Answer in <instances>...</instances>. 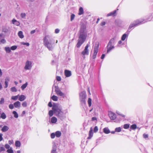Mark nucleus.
Masks as SVG:
<instances>
[{
    "instance_id": "1",
    "label": "nucleus",
    "mask_w": 153,
    "mask_h": 153,
    "mask_svg": "<svg viewBox=\"0 0 153 153\" xmlns=\"http://www.w3.org/2000/svg\"><path fill=\"white\" fill-rule=\"evenodd\" d=\"M52 109L56 115L62 120L64 116V113L62 111V109L56 104L53 105Z\"/></svg>"
},
{
    "instance_id": "2",
    "label": "nucleus",
    "mask_w": 153,
    "mask_h": 153,
    "mask_svg": "<svg viewBox=\"0 0 153 153\" xmlns=\"http://www.w3.org/2000/svg\"><path fill=\"white\" fill-rule=\"evenodd\" d=\"M86 38V35L83 34H81L78 40V42L76 45V47L79 48L85 42Z\"/></svg>"
},
{
    "instance_id": "3",
    "label": "nucleus",
    "mask_w": 153,
    "mask_h": 153,
    "mask_svg": "<svg viewBox=\"0 0 153 153\" xmlns=\"http://www.w3.org/2000/svg\"><path fill=\"white\" fill-rule=\"evenodd\" d=\"M48 36H46L44 39V45L47 47L49 50H51L52 48V45L51 43L48 42L47 38H49Z\"/></svg>"
},
{
    "instance_id": "4",
    "label": "nucleus",
    "mask_w": 153,
    "mask_h": 153,
    "mask_svg": "<svg viewBox=\"0 0 153 153\" xmlns=\"http://www.w3.org/2000/svg\"><path fill=\"white\" fill-rule=\"evenodd\" d=\"M115 42V38L111 39L109 41L108 45L107 46V53H108L112 49L114 48L113 46L112 45V44Z\"/></svg>"
},
{
    "instance_id": "5",
    "label": "nucleus",
    "mask_w": 153,
    "mask_h": 153,
    "mask_svg": "<svg viewBox=\"0 0 153 153\" xmlns=\"http://www.w3.org/2000/svg\"><path fill=\"white\" fill-rule=\"evenodd\" d=\"M89 47V45L88 44H87L85 46V49L82 52L81 54L82 55L83 57L85 58V55H88L89 54V50H88V48Z\"/></svg>"
},
{
    "instance_id": "6",
    "label": "nucleus",
    "mask_w": 153,
    "mask_h": 153,
    "mask_svg": "<svg viewBox=\"0 0 153 153\" xmlns=\"http://www.w3.org/2000/svg\"><path fill=\"white\" fill-rule=\"evenodd\" d=\"M143 21H140V20H137L135 21L134 23L131 24L130 25L128 29H130L140 24Z\"/></svg>"
},
{
    "instance_id": "7",
    "label": "nucleus",
    "mask_w": 153,
    "mask_h": 153,
    "mask_svg": "<svg viewBox=\"0 0 153 153\" xmlns=\"http://www.w3.org/2000/svg\"><path fill=\"white\" fill-rule=\"evenodd\" d=\"M32 62L30 61H27L25 64V70H28L30 69L32 67Z\"/></svg>"
},
{
    "instance_id": "8",
    "label": "nucleus",
    "mask_w": 153,
    "mask_h": 153,
    "mask_svg": "<svg viewBox=\"0 0 153 153\" xmlns=\"http://www.w3.org/2000/svg\"><path fill=\"white\" fill-rule=\"evenodd\" d=\"M55 91L57 95L63 97L65 96V94L63 93L58 88H56L55 89Z\"/></svg>"
},
{
    "instance_id": "9",
    "label": "nucleus",
    "mask_w": 153,
    "mask_h": 153,
    "mask_svg": "<svg viewBox=\"0 0 153 153\" xmlns=\"http://www.w3.org/2000/svg\"><path fill=\"white\" fill-rule=\"evenodd\" d=\"M108 115L111 119L112 120H114L116 118V114L111 112H109Z\"/></svg>"
},
{
    "instance_id": "10",
    "label": "nucleus",
    "mask_w": 153,
    "mask_h": 153,
    "mask_svg": "<svg viewBox=\"0 0 153 153\" xmlns=\"http://www.w3.org/2000/svg\"><path fill=\"white\" fill-rule=\"evenodd\" d=\"M64 74L66 77H69L71 75V71L67 70H66L65 71Z\"/></svg>"
},
{
    "instance_id": "11",
    "label": "nucleus",
    "mask_w": 153,
    "mask_h": 153,
    "mask_svg": "<svg viewBox=\"0 0 153 153\" xmlns=\"http://www.w3.org/2000/svg\"><path fill=\"white\" fill-rule=\"evenodd\" d=\"M98 52V48L97 47H95L94 50V53L93 55V58L95 59L97 56V53Z\"/></svg>"
},
{
    "instance_id": "12",
    "label": "nucleus",
    "mask_w": 153,
    "mask_h": 153,
    "mask_svg": "<svg viewBox=\"0 0 153 153\" xmlns=\"http://www.w3.org/2000/svg\"><path fill=\"white\" fill-rule=\"evenodd\" d=\"M93 130L92 128L91 127L90 129V130L89 132V136L87 138L88 139H90L93 136Z\"/></svg>"
},
{
    "instance_id": "13",
    "label": "nucleus",
    "mask_w": 153,
    "mask_h": 153,
    "mask_svg": "<svg viewBox=\"0 0 153 153\" xmlns=\"http://www.w3.org/2000/svg\"><path fill=\"white\" fill-rule=\"evenodd\" d=\"M80 99L81 101H84L85 100L86 98L85 95L83 93V92H82L80 94Z\"/></svg>"
},
{
    "instance_id": "14",
    "label": "nucleus",
    "mask_w": 153,
    "mask_h": 153,
    "mask_svg": "<svg viewBox=\"0 0 153 153\" xmlns=\"http://www.w3.org/2000/svg\"><path fill=\"white\" fill-rule=\"evenodd\" d=\"M13 105L15 108H19L21 105V103L19 101H17L14 102Z\"/></svg>"
},
{
    "instance_id": "15",
    "label": "nucleus",
    "mask_w": 153,
    "mask_h": 153,
    "mask_svg": "<svg viewBox=\"0 0 153 153\" xmlns=\"http://www.w3.org/2000/svg\"><path fill=\"white\" fill-rule=\"evenodd\" d=\"M9 129V127L7 126H4L1 128V130L2 132H6Z\"/></svg>"
},
{
    "instance_id": "16",
    "label": "nucleus",
    "mask_w": 153,
    "mask_h": 153,
    "mask_svg": "<svg viewBox=\"0 0 153 153\" xmlns=\"http://www.w3.org/2000/svg\"><path fill=\"white\" fill-rule=\"evenodd\" d=\"M116 10H114V11L112 12L109 13L107 15V16H114L116 15Z\"/></svg>"
},
{
    "instance_id": "17",
    "label": "nucleus",
    "mask_w": 153,
    "mask_h": 153,
    "mask_svg": "<svg viewBox=\"0 0 153 153\" xmlns=\"http://www.w3.org/2000/svg\"><path fill=\"white\" fill-rule=\"evenodd\" d=\"M26 98L23 95H22L20 96L19 97V100L21 101H24Z\"/></svg>"
},
{
    "instance_id": "18",
    "label": "nucleus",
    "mask_w": 153,
    "mask_h": 153,
    "mask_svg": "<svg viewBox=\"0 0 153 153\" xmlns=\"http://www.w3.org/2000/svg\"><path fill=\"white\" fill-rule=\"evenodd\" d=\"M84 13L83 8L82 7H80L79 8L78 15H81L83 14Z\"/></svg>"
},
{
    "instance_id": "19",
    "label": "nucleus",
    "mask_w": 153,
    "mask_h": 153,
    "mask_svg": "<svg viewBox=\"0 0 153 153\" xmlns=\"http://www.w3.org/2000/svg\"><path fill=\"white\" fill-rule=\"evenodd\" d=\"M12 22L13 24H14L16 26H19L20 25L19 22L15 19H13Z\"/></svg>"
},
{
    "instance_id": "20",
    "label": "nucleus",
    "mask_w": 153,
    "mask_h": 153,
    "mask_svg": "<svg viewBox=\"0 0 153 153\" xmlns=\"http://www.w3.org/2000/svg\"><path fill=\"white\" fill-rule=\"evenodd\" d=\"M57 121V118L55 117H53L51 119V122L53 123H56Z\"/></svg>"
},
{
    "instance_id": "21",
    "label": "nucleus",
    "mask_w": 153,
    "mask_h": 153,
    "mask_svg": "<svg viewBox=\"0 0 153 153\" xmlns=\"http://www.w3.org/2000/svg\"><path fill=\"white\" fill-rule=\"evenodd\" d=\"M103 130L104 132L106 134H109L110 132V130L107 128H104Z\"/></svg>"
},
{
    "instance_id": "22",
    "label": "nucleus",
    "mask_w": 153,
    "mask_h": 153,
    "mask_svg": "<svg viewBox=\"0 0 153 153\" xmlns=\"http://www.w3.org/2000/svg\"><path fill=\"white\" fill-rule=\"evenodd\" d=\"M18 35L20 38L22 39L24 38V35L23 34L22 31H19L18 33Z\"/></svg>"
},
{
    "instance_id": "23",
    "label": "nucleus",
    "mask_w": 153,
    "mask_h": 153,
    "mask_svg": "<svg viewBox=\"0 0 153 153\" xmlns=\"http://www.w3.org/2000/svg\"><path fill=\"white\" fill-rule=\"evenodd\" d=\"M55 134L57 137H59L61 136V133L60 131H57L56 132Z\"/></svg>"
},
{
    "instance_id": "24",
    "label": "nucleus",
    "mask_w": 153,
    "mask_h": 153,
    "mask_svg": "<svg viewBox=\"0 0 153 153\" xmlns=\"http://www.w3.org/2000/svg\"><path fill=\"white\" fill-rule=\"evenodd\" d=\"M51 99L54 101H57L58 100V97L55 95H53L51 97Z\"/></svg>"
},
{
    "instance_id": "25",
    "label": "nucleus",
    "mask_w": 153,
    "mask_h": 153,
    "mask_svg": "<svg viewBox=\"0 0 153 153\" xmlns=\"http://www.w3.org/2000/svg\"><path fill=\"white\" fill-rule=\"evenodd\" d=\"M27 83L26 82L25 84L23 85L21 87V88L22 90H23L27 87Z\"/></svg>"
},
{
    "instance_id": "26",
    "label": "nucleus",
    "mask_w": 153,
    "mask_h": 153,
    "mask_svg": "<svg viewBox=\"0 0 153 153\" xmlns=\"http://www.w3.org/2000/svg\"><path fill=\"white\" fill-rule=\"evenodd\" d=\"M1 117L3 119H4L6 118V116L4 113L3 112L2 113L1 115Z\"/></svg>"
},
{
    "instance_id": "27",
    "label": "nucleus",
    "mask_w": 153,
    "mask_h": 153,
    "mask_svg": "<svg viewBox=\"0 0 153 153\" xmlns=\"http://www.w3.org/2000/svg\"><path fill=\"white\" fill-rule=\"evenodd\" d=\"M21 143L19 141H17L15 142V146L16 147H19L20 146Z\"/></svg>"
},
{
    "instance_id": "28",
    "label": "nucleus",
    "mask_w": 153,
    "mask_h": 153,
    "mask_svg": "<svg viewBox=\"0 0 153 153\" xmlns=\"http://www.w3.org/2000/svg\"><path fill=\"white\" fill-rule=\"evenodd\" d=\"M9 81V79H5V88H7L8 86V82Z\"/></svg>"
},
{
    "instance_id": "29",
    "label": "nucleus",
    "mask_w": 153,
    "mask_h": 153,
    "mask_svg": "<svg viewBox=\"0 0 153 153\" xmlns=\"http://www.w3.org/2000/svg\"><path fill=\"white\" fill-rule=\"evenodd\" d=\"M13 114H14V117L16 118H17L18 117V115L16 111H14L12 112Z\"/></svg>"
},
{
    "instance_id": "30",
    "label": "nucleus",
    "mask_w": 153,
    "mask_h": 153,
    "mask_svg": "<svg viewBox=\"0 0 153 153\" xmlns=\"http://www.w3.org/2000/svg\"><path fill=\"white\" fill-rule=\"evenodd\" d=\"M88 102L89 106H91V98H88Z\"/></svg>"
},
{
    "instance_id": "31",
    "label": "nucleus",
    "mask_w": 153,
    "mask_h": 153,
    "mask_svg": "<svg viewBox=\"0 0 153 153\" xmlns=\"http://www.w3.org/2000/svg\"><path fill=\"white\" fill-rule=\"evenodd\" d=\"M137 128V125L135 124H134L131 125L130 126V128L132 129H135Z\"/></svg>"
},
{
    "instance_id": "32",
    "label": "nucleus",
    "mask_w": 153,
    "mask_h": 153,
    "mask_svg": "<svg viewBox=\"0 0 153 153\" xmlns=\"http://www.w3.org/2000/svg\"><path fill=\"white\" fill-rule=\"evenodd\" d=\"M5 49L6 52L10 53L11 52V49L9 47H5Z\"/></svg>"
},
{
    "instance_id": "33",
    "label": "nucleus",
    "mask_w": 153,
    "mask_h": 153,
    "mask_svg": "<svg viewBox=\"0 0 153 153\" xmlns=\"http://www.w3.org/2000/svg\"><path fill=\"white\" fill-rule=\"evenodd\" d=\"M18 96L19 95L15 96H13L11 97V99L13 100H16L18 99Z\"/></svg>"
},
{
    "instance_id": "34",
    "label": "nucleus",
    "mask_w": 153,
    "mask_h": 153,
    "mask_svg": "<svg viewBox=\"0 0 153 153\" xmlns=\"http://www.w3.org/2000/svg\"><path fill=\"white\" fill-rule=\"evenodd\" d=\"M121 131V128L120 127L116 128L115 129V131L116 132H119Z\"/></svg>"
},
{
    "instance_id": "35",
    "label": "nucleus",
    "mask_w": 153,
    "mask_h": 153,
    "mask_svg": "<svg viewBox=\"0 0 153 153\" xmlns=\"http://www.w3.org/2000/svg\"><path fill=\"white\" fill-rule=\"evenodd\" d=\"M127 37V35L126 34H124L122 36L121 39L123 41Z\"/></svg>"
},
{
    "instance_id": "36",
    "label": "nucleus",
    "mask_w": 153,
    "mask_h": 153,
    "mask_svg": "<svg viewBox=\"0 0 153 153\" xmlns=\"http://www.w3.org/2000/svg\"><path fill=\"white\" fill-rule=\"evenodd\" d=\"M53 112H54L53 110H50L49 112V115L50 117H52L53 114Z\"/></svg>"
},
{
    "instance_id": "37",
    "label": "nucleus",
    "mask_w": 153,
    "mask_h": 153,
    "mask_svg": "<svg viewBox=\"0 0 153 153\" xmlns=\"http://www.w3.org/2000/svg\"><path fill=\"white\" fill-rule=\"evenodd\" d=\"M129 127V125L128 124H125L124 125L123 128L125 129H128Z\"/></svg>"
},
{
    "instance_id": "38",
    "label": "nucleus",
    "mask_w": 153,
    "mask_h": 153,
    "mask_svg": "<svg viewBox=\"0 0 153 153\" xmlns=\"http://www.w3.org/2000/svg\"><path fill=\"white\" fill-rule=\"evenodd\" d=\"M4 99L3 98H1L0 100V104L1 105L4 103Z\"/></svg>"
},
{
    "instance_id": "39",
    "label": "nucleus",
    "mask_w": 153,
    "mask_h": 153,
    "mask_svg": "<svg viewBox=\"0 0 153 153\" xmlns=\"http://www.w3.org/2000/svg\"><path fill=\"white\" fill-rule=\"evenodd\" d=\"M98 130V128L97 126H95L94 129V133L97 132Z\"/></svg>"
},
{
    "instance_id": "40",
    "label": "nucleus",
    "mask_w": 153,
    "mask_h": 153,
    "mask_svg": "<svg viewBox=\"0 0 153 153\" xmlns=\"http://www.w3.org/2000/svg\"><path fill=\"white\" fill-rule=\"evenodd\" d=\"M7 152L8 153H13V151L12 149V148H11L10 149H8L7 150Z\"/></svg>"
},
{
    "instance_id": "41",
    "label": "nucleus",
    "mask_w": 153,
    "mask_h": 153,
    "mask_svg": "<svg viewBox=\"0 0 153 153\" xmlns=\"http://www.w3.org/2000/svg\"><path fill=\"white\" fill-rule=\"evenodd\" d=\"M17 48V46L16 45L13 46L10 48L11 50H16Z\"/></svg>"
},
{
    "instance_id": "42",
    "label": "nucleus",
    "mask_w": 153,
    "mask_h": 153,
    "mask_svg": "<svg viewBox=\"0 0 153 153\" xmlns=\"http://www.w3.org/2000/svg\"><path fill=\"white\" fill-rule=\"evenodd\" d=\"M27 103L26 101L23 102L22 104V105L23 107H26L27 106Z\"/></svg>"
},
{
    "instance_id": "43",
    "label": "nucleus",
    "mask_w": 153,
    "mask_h": 153,
    "mask_svg": "<svg viewBox=\"0 0 153 153\" xmlns=\"http://www.w3.org/2000/svg\"><path fill=\"white\" fill-rule=\"evenodd\" d=\"M11 90L12 92H16L17 91V89L16 88L14 87L11 88Z\"/></svg>"
},
{
    "instance_id": "44",
    "label": "nucleus",
    "mask_w": 153,
    "mask_h": 153,
    "mask_svg": "<svg viewBox=\"0 0 153 153\" xmlns=\"http://www.w3.org/2000/svg\"><path fill=\"white\" fill-rule=\"evenodd\" d=\"M56 147H53L51 151V153H55L56 152Z\"/></svg>"
},
{
    "instance_id": "45",
    "label": "nucleus",
    "mask_w": 153,
    "mask_h": 153,
    "mask_svg": "<svg viewBox=\"0 0 153 153\" xmlns=\"http://www.w3.org/2000/svg\"><path fill=\"white\" fill-rule=\"evenodd\" d=\"M55 134L53 133H52L51 135V137L52 139L54 138L55 137Z\"/></svg>"
},
{
    "instance_id": "46",
    "label": "nucleus",
    "mask_w": 153,
    "mask_h": 153,
    "mask_svg": "<svg viewBox=\"0 0 153 153\" xmlns=\"http://www.w3.org/2000/svg\"><path fill=\"white\" fill-rule=\"evenodd\" d=\"M75 16V15L74 14H72L71 16V21H72V20L74 19Z\"/></svg>"
},
{
    "instance_id": "47",
    "label": "nucleus",
    "mask_w": 153,
    "mask_h": 153,
    "mask_svg": "<svg viewBox=\"0 0 153 153\" xmlns=\"http://www.w3.org/2000/svg\"><path fill=\"white\" fill-rule=\"evenodd\" d=\"M5 150V149L2 146L0 147V152H1L2 151H4Z\"/></svg>"
},
{
    "instance_id": "48",
    "label": "nucleus",
    "mask_w": 153,
    "mask_h": 153,
    "mask_svg": "<svg viewBox=\"0 0 153 153\" xmlns=\"http://www.w3.org/2000/svg\"><path fill=\"white\" fill-rule=\"evenodd\" d=\"M56 79L58 81H60L61 80V78L60 76H57L56 77Z\"/></svg>"
},
{
    "instance_id": "49",
    "label": "nucleus",
    "mask_w": 153,
    "mask_h": 153,
    "mask_svg": "<svg viewBox=\"0 0 153 153\" xmlns=\"http://www.w3.org/2000/svg\"><path fill=\"white\" fill-rule=\"evenodd\" d=\"M9 107L10 109H12L13 108L14 106L13 104H10L9 105Z\"/></svg>"
},
{
    "instance_id": "50",
    "label": "nucleus",
    "mask_w": 153,
    "mask_h": 153,
    "mask_svg": "<svg viewBox=\"0 0 153 153\" xmlns=\"http://www.w3.org/2000/svg\"><path fill=\"white\" fill-rule=\"evenodd\" d=\"M21 16L22 18H23L26 16V14L25 13H22Z\"/></svg>"
},
{
    "instance_id": "51",
    "label": "nucleus",
    "mask_w": 153,
    "mask_h": 153,
    "mask_svg": "<svg viewBox=\"0 0 153 153\" xmlns=\"http://www.w3.org/2000/svg\"><path fill=\"white\" fill-rule=\"evenodd\" d=\"M10 146L7 144H6L5 145V148L7 149H9L10 148Z\"/></svg>"
},
{
    "instance_id": "52",
    "label": "nucleus",
    "mask_w": 153,
    "mask_h": 153,
    "mask_svg": "<svg viewBox=\"0 0 153 153\" xmlns=\"http://www.w3.org/2000/svg\"><path fill=\"white\" fill-rule=\"evenodd\" d=\"M143 137L145 138H147L148 137V135L146 134H143Z\"/></svg>"
},
{
    "instance_id": "53",
    "label": "nucleus",
    "mask_w": 153,
    "mask_h": 153,
    "mask_svg": "<svg viewBox=\"0 0 153 153\" xmlns=\"http://www.w3.org/2000/svg\"><path fill=\"white\" fill-rule=\"evenodd\" d=\"M48 106L49 107H53V106L52 105V104L51 102H50L48 104Z\"/></svg>"
},
{
    "instance_id": "54",
    "label": "nucleus",
    "mask_w": 153,
    "mask_h": 153,
    "mask_svg": "<svg viewBox=\"0 0 153 153\" xmlns=\"http://www.w3.org/2000/svg\"><path fill=\"white\" fill-rule=\"evenodd\" d=\"M1 42L2 43L4 44L6 42V41L4 39H3L1 40Z\"/></svg>"
},
{
    "instance_id": "55",
    "label": "nucleus",
    "mask_w": 153,
    "mask_h": 153,
    "mask_svg": "<svg viewBox=\"0 0 153 153\" xmlns=\"http://www.w3.org/2000/svg\"><path fill=\"white\" fill-rule=\"evenodd\" d=\"M59 30L58 29H56L55 30V33H59Z\"/></svg>"
},
{
    "instance_id": "56",
    "label": "nucleus",
    "mask_w": 153,
    "mask_h": 153,
    "mask_svg": "<svg viewBox=\"0 0 153 153\" xmlns=\"http://www.w3.org/2000/svg\"><path fill=\"white\" fill-rule=\"evenodd\" d=\"M97 119L96 117H92L91 120L92 121H94V120H97Z\"/></svg>"
},
{
    "instance_id": "57",
    "label": "nucleus",
    "mask_w": 153,
    "mask_h": 153,
    "mask_svg": "<svg viewBox=\"0 0 153 153\" xmlns=\"http://www.w3.org/2000/svg\"><path fill=\"white\" fill-rule=\"evenodd\" d=\"M2 134H0V141H1L3 140V138L2 137Z\"/></svg>"
},
{
    "instance_id": "58",
    "label": "nucleus",
    "mask_w": 153,
    "mask_h": 153,
    "mask_svg": "<svg viewBox=\"0 0 153 153\" xmlns=\"http://www.w3.org/2000/svg\"><path fill=\"white\" fill-rule=\"evenodd\" d=\"M105 22H102L101 23V26H103L105 25Z\"/></svg>"
},
{
    "instance_id": "59",
    "label": "nucleus",
    "mask_w": 153,
    "mask_h": 153,
    "mask_svg": "<svg viewBox=\"0 0 153 153\" xmlns=\"http://www.w3.org/2000/svg\"><path fill=\"white\" fill-rule=\"evenodd\" d=\"M35 32H36L35 30H32L30 32V33H31V34H33Z\"/></svg>"
},
{
    "instance_id": "60",
    "label": "nucleus",
    "mask_w": 153,
    "mask_h": 153,
    "mask_svg": "<svg viewBox=\"0 0 153 153\" xmlns=\"http://www.w3.org/2000/svg\"><path fill=\"white\" fill-rule=\"evenodd\" d=\"M105 57V55L104 54H102L101 56V59H103Z\"/></svg>"
},
{
    "instance_id": "61",
    "label": "nucleus",
    "mask_w": 153,
    "mask_h": 153,
    "mask_svg": "<svg viewBox=\"0 0 153 153\" xmlns=\"http://www.w3.org/2000/svg\"><path fill=\"white\" fill-rule=\"evenodd\" d=\"M13 141L12 140V141L9 140L8 141L9 144H12L13 143Z\"/></svg>"
},
{
    "instance_id": "62",
    "label": "nucleus",
    "mask_w": 153,
    "mask_h": 153,
    "mask_svg": "<svg viewBox=\"0 0 153 153\" xmlns=\"http://www.w3.org/2000/svg\"><path fill=\"white\" fill-rule=\"evenodd\" d=\"M2 74V73L1 71V70L0 69V77L1 76Z\"/></svg>"
},
{
    "instance_id": "63",
    "label": "nucleus",
    "mask_w": 153,
    "mask_h": 153,
    "mask_svg": "<svg viewBox=\"0 0 153 153\" xmlns=\"http://www.w3.org/2000/svg\"><path fill=\"white\" fill-rule=\"evenodd\" d=\"M24 44L26 45L27 46H29V44L28 43H25Z\"/></svg>"
},
{
    "instance_id": "64",
    "label": "nucleus",
    "mask_w": 153,
    "mask_h": 153,
    "mask_svg": "<svg viewBox=\"0 0 153 153\" xmlns=\"http://www.w3.org/2000/svg\"><path fill=\"white\" fill-rule=\"evenodd\" d=\"M122 43V41L121 40H120L118 42V44L119 45H120Z\"/></svg>"
}]
</instances>
